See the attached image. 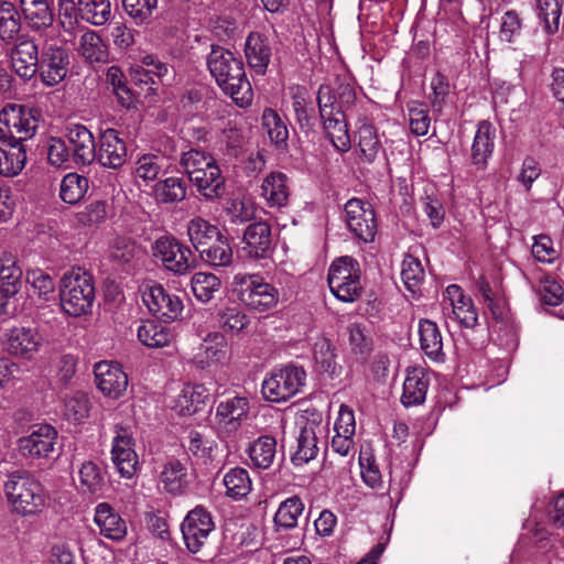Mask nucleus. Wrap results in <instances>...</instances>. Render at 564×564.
<instances>
[{
  "label": "nucleus",
  "instance_id": "nucleus-43",
  "mask_svg": "<svg viewBox=\"0 0 564 564\" xmlns=\"http://www.w3.org/2000/svg\"><path fill=\"white\" fill-rule=\"evenodd\" d=\"M220 235L218 227L203 217H194L187 224L188 239L197 251H200V247L208 245Z\"/></svg>",
  "mask_w": 564,
  "mask_h": 564
},
{
  "label": "nucleus",
  "instance_id": "nucleus-25",
  "mask_svg": "<svg viewBox=\"0 0 564 564\" xmlns=\"http://www.w3.org/2000/svg\"><path fill=\"white\" fill-rule=\"evenodd\" d=\"M420 347L424 355L433 361L444 362L443 337L437 324L430 319L419 322Z\"/></svg>",
  "mask_w": 564,
  "mask_h": 564
},
{
  "label": "nucleus",
  "instance_id": "nucleus-13",
  "mask_svg": "<svg viewBox=\"0 0 564 564\" xmlns=\"http://www.w3.org/2000/svg\"><path fill=\"white\" fill-rule=\"evenodd\" d=\"M443 314L445 319L457 322L462 327L473 328L478 322V313L469 296L460 286L448 285L443 296Z\"/></svg>",
  "mask_w": 564,
  "mask_h": 564
},
{
  "label": "nucleus",
  "instance_id": "nucleus-52",
  "mask_svg": "<svg viewBox=\"0 0 564 564\" xmlns=\"http://www.w3.org/2000/svg\"><path fill=\"white\" fill-rule=\"evenodd\" d=\"M79 484L84 492L100 495L105 487V478L100 467L94 462H85L78 471Z\"/></svg>",
  "mask_w": 564,
  "mask_h": 564
},
{
  "label": "nucleus",
  "instance_id": "nucleus-35",
  "mask_svg": "<svg viewBox=\"0 0 564 564\" xmlns=\"http://www.w3.org/2000/svg\"><path fill=\"white\" fill-rule=\"evenodd\" d=\"M247 453L253 467L268 469L275 458L276 441L269 435L260 436L249 445Z\"/></svg>",
  "mask_w": 564,
  "mask_h": 564
},
{
  "label": "nucleus",
  "instance_id": "nucleus-59",
  "mask_svg": "<svg viewBox=\"0 0 564 564\" xmlns=\"http://www.w3.org/2000/svg\"><path fill=\"white\" fill-rule=\"evenodd\" d=\"M401 278L405 288L415 293L424 279V270L417 258L406 256L402 261Z\"/></svg>",
  "mask_w": 564,
  "mask_h": 564
},
{
  "label": "nucleus",
  "instance_id": "nucleus-11",
  "mask_svg": "<svg viewBox=\"0 0 564 564\" xmlns=\"http://www.w3.org/2000/svg\"><path fill=\"white\" fill-rule=\"evenodd\" d=\"M58 432L50 424H36L30 433L18 440V449L23 457L42 459L51 457L56 451Z\"/></svg>",
  "mask_w": 564,
  "mask_h": 564
},
{
  "label": "nucleus",
  "instance_id": "nucleus-48",
  "mask_svg": "<svg viewBox=\"0 0 564 564\" xmlns=\"http://www.w3.org/2000/svg\"><path fill=\"white\" fill-rule=\"evenodd\" d=\"M220 279L214 273L196 272L191 279V289L197 301L208 303L220 290Z\"/></svg>",
  "mask_w": 564,
  "mask_h": 564
},
{
  "label": "nucleus",
  "instance_id": "nucleus-62",
  "mask_svg": "<svg viewBox=\"0 0 564 564\" xmlns=\"http://www.w3.org/2000/svg\"><path fill=\"white\" fill-rule=\"evenodd\" d=\"M409 124L413 134L417 137L427 134L431 127V118L425 105L417 102L409 105Z\"/></svg>",
  "mask_w": 564,
  "mask_h": 564
},
{
  "label": "nucleus",
  "instance_id": "nucleus-23",
  "mask_svg": "<svg viewBox=\"0 0 564 564\" xmlns=\"http://www.w3.org/2000/svg\"><path fill=\"white\" fill-rule=\"evenodd\" d=\"M430 386L429 375L423 368L410 367L405 371L401 402L404 406L420 405L425 401Z\"/></svg>",
  "mask_w": 564,
  "mask_h": 564
},
{
  "label": "nucleus",
  "instance_id": "nucleus-41",
  "mask_svg": "<svg viewBox=\"0 0 564 564\" xmlns=\"http://www.w3.org/2000/svg\"><path fill=\"white\" fill-rule=\"evenodd\" d=\"M290 94L296 122L301 129L310 131L313 127V108L306 88L293 86L290 88Z\"/></svg>",
  "mask_w": 564,
  "mask_h": 564
},
{
  "label": "nucleus",
  "instance_id": "nucleus-5",
  "mask_svg": "<svg viewBox=\"0 0 564 564\" xmlns=\"http://www.w3.org/2000/svg\"><path fill=\"white\" fill-rule=\"evenodd\" d=\"M360 275V265L354 258L344 256L335 259L327 274L330 292L341 302L357 301L362 293Z\"/></svg>",
  "mask_w": 564,
  "mask_h": 564
},
{
  "label": "nucleus",
  "instance_id": "nucleus-61",
  "mask_svg": "<svg viewBox=\"0 0 564 564\" xmlns=\"http://www.w3.org/2000/svg\"><path fill=\"white\" fill-rule=\"evenodd\" d=\"M138 252L135 241L128 236H116L109 247V254L112 260L129 263Z\"/></svg>",
  "mask_w": 564,
  "mask_h": 564
},
{
  "label": "nucleus",
  "instance_id": "nucleus-54",
  "mask_svg": "<svg viewBox=\"0 0 564 564\" xmlns=\"http://www.w3.org/2000/svg\"><path fill=\"white\" fill-rule=\"evenodd\" d=\"M21 29L20 14L11 2L0 3V37L4 42L15 39Z\"/></svg>",
  "mask_w": 564,
  "mask_h": 564
},
{
  "label": "nucleus",
  "instance_id": "nucleus-46",
  "mask_svg": "<svg viewBox=\"0 0 564 564\" xmlns=\"http://www.w3.org/2000/svg\"><path fill=\"white\" fill-rule=\"evenodd\" d=\"M79 54L89 63H104L108 58V48L95 31L85 32L79 39Z\"/></svg>",
  "mask_w": 564,
  "mask_h": 564
},
{
  "label": "nucleus",
  "instance_id": "nucleus-34",
  "mask_svg": "<svg viewBox=\"0 0 564 564\" xmlns=\"http://www.w3.org/2000/svg\"><path fill=\"white\" fill-rule=\"evenodd\" d=\"M209 397L208 390L202 384L185 386L175 401V409L182 415H193L200 411Z\"/></svg>",
  "mask_w": 564,
  "mask_h": 564
},
{
  "label": "nucleus",
  "instance_id": "nucleus-4",
  "mask_svg": "<svg viewBox=\"0 0 564 564\" xmlns=\"http://www.w3.org/2000/svg\"><path fill=\"white\" fill-rule=\"evenodd\" d=\"M232 290L242 304L259 313L273 310L280 300L279 290L256 273L235 274Z\"/></svg>",
  "mask_w": 564,
  "mask_h": 564
},
{
  "label": "nucleus",
  "instance_id": "nucleus-17",
  "mask_svg": "<svg viewBox=\"0 0 564 564\" xmlns=\"http://www.w3.org/2000/svg\"><path fill=\"white\" fill-rule=\"evenodd\" d=\"M142 299L149 311L165 322L176 319L183 311L182 300L169 293L161 284L149 286Z\"/></svg>",
  "mask_w": 564,
  "mask_h": 564
},
{
  "label": "nucleus",
  "instance_id": "nucleus-37",
  "mask_svg": "<svg viewBox=\"0 0 564 564\" xmlns=\"http://www.w3.org/2000/svg\"><path fill=\"white\" fill-rule=\"evenodd\" d=\"M20 7L32 28L42 29L53 24L54 15L48 0H20Z\"/></svg>",
  "mask_w": 564,
  "mask_h": 564
},
{
  "label": "nucleus",
  "instance_id": "nucleus-31",
  "mask_svg": "<svg viewBox=\"0 0 564 564\" xmlns=\"http://www.w3.org/2000/svg\"><path fill=\"white\" fill-rule=\"evenodd\" d=\"M261 195L270 207L285 206L290 195L286 175L272 172L265 176L261 185Z\"/></svg>",
  "mask_w": 564,
  "mask_h": 564
},
{
  "label": "nucleus",
  "instance_id": "nucleus-27",
  "mask_svg": "<svg viewBox=\"0 0 564 564\" xmlns=\"http://www.w3.org/2000/svg\"><path fill=\"white\" fill-rule=\"evenodd\" d=\"M228 341L225 335L210 333L205 337L200 351L195 356V361L200 368H206L213 364L225 361L228 357Z\"/></svg>",
  "mask_w": 564,
  "mask_h": 564
},
{
  "label": "nucleus",
  "instance_id": "nucleus-8",
  "mask_svg": "<svg viewBox=\"0 0 564 564\" xmlns=\"http://www.w3.org/2000/svg\"><path fill=\"white\" fill-rule=\"evenodd\" d=\"M250 401L246 397L231 395L220 400L216 406L215 426L219 438L234 436L248 420Z\"/></svg>",
  "mask_w": 564,
  "mask_h": 564
},
{
  "label": "nucleus",
  "instance_id": "nucleus-51",
  "mask_svg": "<svg viewBox=\"0 0 564 564\" xmlns=\"http://www.w3.org/2000/svg\"><path fill=\"white\" fill-rule=\"evenodd\" d=\"M224 210L231 223L242 224L254 218L257 207L252 198L237 196L226 202Z\"/></svg>",
  "mask_w": 564,
  "mask_h": 564
},
{
  "label": "nucleus",
  "instance_id": "nucleus-2",
  "mask_svg": "<svg viewBox=\"0 0 564 564\" xmlns=\"http://www.w3.org/2000/svg\"><path fill=\"white\" fill-rule=\"evenodd\" d=\"M3 494L10 510L22 517L40 513L46 503L42 484L24 470H15L8 475L3 484Z\"/></svg>",
  "mask_w": 564,
  "mask_h": 564
},
{
  "label": "nucleus",
  "instance_id": "nucleus-29",
  "mask_svg": "<svg viewBox=\"0 0 564 564\" xmlns=\"http://www.w3.org/2000/svg\"><path fill=\"white\" fill-rule=\"evenodd\" d=\"M249 66L258 74H263L270 63L271 48L269 41L260 33H250L245 45Z\"/></svg>",
  "mask_w": 564,
  "mask_h": 564
},
{
  "label": "nucleus",
  "instance_id": "nucleus-16",
  "mask_svg": "<svg viewBox=\"0 0 564 564\" xmlns=\"http://www.w3.org/2000/svg\"><path fill=\"white\" fill-rule=\"evenodd\" d=\"M69 56L67 51L57 44H46L40 56L39 70L42 82L55 86L67 75Z\"/></svg>",
  "mask_w": 564,
  "mask_h": 564
},
{
  "label": "nucleus",
  "instance_id": "nucleus-12",
  "mask_svg": "<svg viewBox=\"0 0 564 564\" xmlns=\"http://www.w3.org/2000/svg\"><path fill=\"white\" fill-rule=\"evenodd\" d=\"M130 427L117 424L111 446V459L118 473L124 478H132L138 469V455Z\"/></svg>",
  "mask_w": 564,
  "mask_h": 564
},
{
  "label": "nucleus",
  "instance_id": "nucleus-47",
  "mask_svg": "<svg viewBox=\"0 0 564 564\" xmlns=\"http://www.w3.org/2000/svg\"><path fill=\"white\" fill-rule=\"evenodd\" d=\"M88 187L87 177L77 173H68L61 181L59 197L64 203L74 205L84 198Z\"/></svg>",
  "mask_w": 564,
  "mask_h": 564
},
{
  "label": "nucleus",
  "instance_id": "nucleus-38",
  "mask_svg": "<svg viewBox=\"0 0 564 564\" xmlns=\"http://www.w3.org/2000/svg\"><path fill=\"white\" fill-rule=\"evenodd\" d=\"M226 488V496L232 500H241L252 489V481L249 473L241 467L230 468L223 478Z\"/></svg>",
  "mask_w": 564,
  "mask_h": 564
},
{
  "label": "nucleus",
  "instance_id": "nucleus-56",
  "mask_svg": "<svg viewBox=\"0 0 564 564\" xmlns=\"http://www.w3.org/2000/svg\"><path fill=\"white\" fill-rule=\"evenodd\" d=\"M358 147L362 161L367 163L375 161L380 150V142L372 126L365 124L359 128Z\"/></svg>",
  "mask_w": 564,
  "mask_h": 564
},
{
  "label": "nucleus",
  "instance_id": "nucleus-40",
  "mask_svg": "<svg viewBox=\"0 0 564 564\" xmlns=\"http://www.w3.org/2000/svg\"><path fill=\"white\" fill-rule=\"evenodd\" d=\"M160 482L165 491L172 495H180L186 487V468L176 460L170 459L162 466Z\"/></svg>",
  "mask_w": 564,
  "mask_h": 564
},
{
  "label": "nucleus",
  "instance_id": "nucleus-3",
  "mask_svg": "<svg viewBox=\"0 0 564 564\" xmlns=\"http://www.w3.org/2000/svg\"><path fill=\"white\" fill-rule=\"evenodd\" d=\"M59 300L63 311L74 317L90 312L95 301L91 274L80 268L66 271L59 283Z\"/></svg>",
  "mask_w": 564,
  "mask_h": 564
},
{
  "label": "nucleus",
  "instance_id": "nucleus-42",
  "mask_svg": "<svg viewBox=\"0 0 564 564\" xmlns=\"http://www.w3.org/2000/svg\"><path fill=\"white\" fill-rule=\"evenodd\" d=\"M186 183L182 177L170 176L158 182L153 187V194L159 203H180L186 197Z\"/></svg>",
  "mask_w": 564,
  "mask_h": 564
},
{
  "label": "nucleus",
  "instance_id": "nucleus-7",
  "mask_svg": "<svg viewBox=\"0 0 564 564\" xmlns=\"http://www.w3.org/2000/svg\"><path fill=\"white\" fill-rule=\"evenodd\" d=\"M305 379L306 372L299 366L274 369L262 382V394L271 402L286 401L300 392Z\"/></svg>",
  "mask_w": 564,
  "mask_h": 564
},
{
  "label": "nucleus",
  "instance_id": "nucleus-44",
  "mask_svg": "<svg viewBox=\"0 0 564 564\" xmlns=\"http://www.w3.org/2000/svg\"><path fill=\"white\" fill-rule=\"evenodd\" d=\"M199 253L202 260L212 267H228L234 259L230 242L223 234L215 239L212 246L202 249Z\"/></svg>",
  "mask_w": 564,
  "mask_h": 564
},
{
  "label": "nucleus",
  "instance_id": "nucleus-28",
  "mask_svg": "<svg viewBox=\"0 0 564 564\" xmlns=\"http://www.w3.org/2000/svg\"><path fill=\"white\" fill-rule=\"evenodd\" d=\"M243 241L249 254L265 258L271 248V228L265 221L250 224L243 234Z\"/></svg>",
  "mask_w": 564,
  "mask_h": 564
},
{
  "label": "nucleus",
  "instance_id": "nucleus-50",
  "mask_svg": "<svg viewBox=\"0 0 564 564\" xmlns=\"http://www.w3.org/2000/svg\"><path fill=\"white\" fill-rule=\"evenodd\" d=\"M304 503L297 496H292L282 501L274 514V523L285 530L297 525V520L303 513Z\"/></svg>",
  "mask_w": 564,
  "mask_h": 564
},
{
  "label": "nucleus",
  "instance_id": "nucleus-22",
  "mask_svg": "<svg viewBox=\"0 0 564 564\" xmlns=\"http://www.w3.org/2000/svg\"><path fill=\"white\" fill-rule=\"evenodd\" d=\"M39 47L33 40L20 41L11 52V65L23 79H31L39 70Z\"/></svg>",
  "mask_w": 564,
  "mask_h": 564
},
{
  "label": "nucleus",
  "instance_id": "nucleus-1",
  "mask_svg": "<svg viewBox=\"0 0 564 564\" xmlns=\"http://www.w3.org/2000/svg\"><path fill=\"white\" fill-rule=\"evenodd\" d=\"M207 66L218 86L232 98L237 106L245 108L251 105L252 88L239 57L221 46H213L207 57Z\"/></svg>",
  "mask_w": 564,
  "mask_h": 564
},
{
  "label": "nucleus",
  "instance_id": "nucleus-10",
  "mask_svg": "<svg viewBox=\"0 0 564 564\" xmlns=\"http://www.w3.org/2000/svg\"><path fill=\"white\" fill-rule=\"evenodd\" d=\"M344 219L349 230L365 242L373 241L377 219L373 206L361 198L349 199L344 207Z\"/></svg>",
  "mask_w": 564,
  "mask_h": 564
},
{
  "label": "nucleus",
  "instance_id": "nucleus-15",
  "mask_svg": "<svg viewBox=\"0 0 564 564\" xmlns=\"http://www.w3.org/2000/svg\"><path fill=\"white\" fill-rule=\"evenodd\" d=\"M42 346L43 336L33 327H12L4 335L3 347L6 351L21 359H33Z\"/></svg>",
  "mask_w": 564,
  "mask_h": 564
},
{
  "label": "nucleus",
  "instance_id": "nucleus-64",
  "mask_svg": "<svg viewBox=\"0 0 564 564\" xmlns=\"http://www.w3.org/2000/svg\"><path fill=\"white\" fill-rule=\"evenodd\" d=\"M349 346L354 354L366 355L371 350V337L365 325L352 323L348 326Z\"/></svg>",
  "mask_w": 564,
  "mask_h": 564
},
{
  "label": "nucleus",
  "instance_id": "nucleus-63",
  "mask_svg": "<svg viewBox=\"0 0 564 564\" xmlns=\"http://www.w3.org/2000/svg\"><path fill=\"white\" fill-rule=\"evenodd\" d=\"M65 416L74 422L88 417L90 411L89 398L84 392H76L65 401Z\"/></svg>",
  "mask_w": 564,
  "mask_h": 564
},
{
  "label": "nucleus",
  "instance_id": "nucleus-45",
  "mask_svg": "<svg viewBox=\"0 0 564 564\" xmlns=\"http://www.w3.org/2000/svg\"><path fill=\"white\" fill-rule=\"evenodd\" d=\"M82 18L96 26L105 25L111 19L110 0H78Z\"/></svg>",
  "mask_w": 564,
  "mask_h": 564
},
{
  "label": "nucleus",
  "instance_id": "nucleus-14",
  "mask_svg": "<svg viewBox=\"0 0 564 564\" xmlns=\"http://www.w3.org/2000/svg\"><path fill=\"white\" fill-rule=\"evenodd\" d=\"M214 528L212 516L205 508L198 506L191 510L181 525L187 550L191 553H198Z\"/></svg>",
  "mask_w": 564,
  "mask_h": 564
},
{
  "label": "nucleus",
  "instance_id": "nucleus-21",
  "mask_svg": "<svg viewBox=\"0 0 564 564\" xmlns=\"http://www.w3.org/2000/svg\"><path fill=\"white\" fill-rule=\"evenodd\" d=\"M99 162L107 167L119 169L127 160V148L115 129H106L100 135L99 150L96 152Z\"/></svg>",
  "mask_w": 564,
  "mask_h": 564
},
{
  "label": "nucleus",
  "instance_id": "nucleus-32",
  "mask_svg": "<svg viewBox=\"0 0 564 564\" xmlns=\"http://www.w3.org/2000/svg\"><path fill=\"white\" fill-rule=\"evenodd\" d=\"M324 131L333 144L339 152H347L350 149V135L341 110H336L328 118H322Z\"/></svg>",
  "mask_w": 564,
  "mask_h": 564
},
{
  "label": "nucleus",
  "instance_id": "nucleus-18",
  "mask_svg": "<svg viewBox=\"0 0 564 564\" xmlns=\"http://www.w3.org/2000/svg\"><path fill=\"white\" fill-rule=\"evenodd\" d=\"M99 391L111 399H119L128 388V376L117 362L101 361L94 368Z\"/></svg>",
  "mask_w": 564,
  "mask_h": 564
},
{
  "label": "nucleus",
  "instance_id": "nucleus-58",
  "mask_svg": "<svg viewBox=\"0 0 564 564\" xmlns=\"http://www.w3.org/2000/svg\"><path fill=\"white\" fill-rule=\"evenodd\" d=\"M218 323L227 332L239 333L249 325L250 319L241 308L231 306L218 313Z\"/></svg>",
  "mask_w": 564,
  "mask_h": 564
},
{
  "label": "nucleus",
  "instance_id": "nucleus-49",
  "mask_svg": "<svg viewBox=\"0 0 564 564\" xmlns=\"http://www.w3.org/2000/svg\"><path fill=\"white\" fill-rule=\"evenodd\" d=\"M536 13L543 30L552 35L560 29L562 0H536Z\"/></svg>",
  "mask_w": 564,
  "mask_h": 564
},
{
  "label": "nucleus",
  "instance_id": "nucleus-19",
  "mask_svg": "<svg viewBox=\"0 0 564 564\" xmlns=\"http://www.w3.org/2000/svg\"><path fill=\"white\" fill-rule=\"evenodd\" d=\"M66 137L76 164L88 165L95 160V139L85 126L78 123L69 124Z\"/></svg>",
  "mask_w": 564,
  "mask_h": 564
},
{
  "label": "nucleus",
  "instance_id": "nucleus-36",
  "mask_svg": "<svg viewBox=\"0 0 564 564\" xmlns=\"http://www.w3.org/2000/svg\"><path fill=\"white\" fill-rule=\"evenodd\" d=\"M139 340L150 348H162L173 339V335L167 326L158 324L154 321H143L137 329Z\"/></svg>",
  "mask_w": 564,
  "mask_h": 564
},
{
  "label": "nucleus",
  "instance_id": "nucleus-39",
  "mask_svg": "<svg viewBox=\"0 0 564 564\" xmlns=\"http://www.w3.org/2000/svg\"><path fill=\"white\" fill-rule=\"evenodd\" d=\"M336 348L325 336H317L312 344V358L319 372L335 373Z\"/></svg>",
  "mask_w": 564,
  "mask_h": 564
},
{
  "label": "nucleus",
  "instance_id": "nucleus-30",
  "mask_svg": "<svg viewBox=\"0 0 564 564\" xmlns=\"http://www.w3.org/2000/svg\"><path fill=\"white\" fill-rule=\"evenodd\" d=\"M318 454L317 437L313 424L305 423L296 436V448L292 463L300 467L316 458Z\"/></svg>",
  "mask_w": 564,
  "mask_h": 564
},
{
  "label": "nucleus",
  "instance_id": "nucleus-6",
  "mask_svg": "<svg viewBox=\"0 0 564 564\" xmlns=\"http://www.w3.org/2000/svg\"><path fill=\"white\" fill-rule=\"evenodd\" d=\"M41 120L39 109L9 104L0 111V135L24 142L35 134Z\"/></svg>",
  "mask_w": 564,
  "mask_h": 564
},
{
  "label": "nucleus",
  "instance_id": "nucleus-53",
  "mask_svg": "<svg viewBox=\"0 0 564 564\" xmlns=\"http://www.w3.org/2000/svg\"><path fill=\"white\" fill-rule=\"evenodd\" d=\"M181 166L184 172L188 175V178L195 177L197 180L199 172H203L208 166H213L216 163L215 159L204 151L197 149H191L182 153L180 160Z\"/></svg>",
  "mask_w": 564,
  "mask_h": 564
},
{
  "label": "nucleus",
  "instance_id": "nucleus-60",
  "mask_svg": "<svg viewBox=\"0 0 564 564\" xmlns=\"http://www.w3.org/2000/svg\"><path fill=\"white\" fill-rule=\"evenodd\" d=\"M163 158L154 154H144L135 161L134 175L144 182L154 181L163 169Z\"/></svg>",
  "mask_w": 564,
  "mask_h": 564
},
{
  "label": "nucleus",
  "instance_id": "nucleus-24",
  "mask_svg": "<svg viewBox=\"0 0 564 564\" xmlns=\"http://www.w3.org/2000/svg\"><path fill=\"white\" fill-rule=\"evenodd\" d=\"M94 522L101 535L113 541L122 540L127 534V524L121 516L106 502L95 508Z\"/></svg>",
  "mask_w": 564,
  "mask_h": 564
},
{
  "label": "nucleus",
  "instance_id": "nucleus-57",
  "mask_svg": "<svg viewBox=\"0 0 564 564\" xmlns=\"http://www.w3.org/2000/svg\"><path fill=\"white\" fill-rule=\"evenodd\" d=\"M26 282L31 285L34 293L45 301H48L55 292V282L53 278L41 269L28 270Z\"/></svg>",
  "mask_w": 564,
  "mask_h": 564
},
{
  "label": "nucleus",
  "instance_id": "nucleus-20",
  "mask_svg": "<svg viewBox=\"0 0 564 564\" xmlns=\"http://www.w3.org/2000/svg\"><path fill=\"white\" fill-rule=\"evenodd\" d=\"M26 163L24 143L0 135V174L12 177L22 172Z\"/></svg>",
  "mask_w": 564,
  "mask_h": 564
},
{
  "label": "nucleus",
  "instance_id": "nucleus-26",
  "mask_svg": "<svg viewBox=\"0 0 564 564\" xmlns=\"http://www.w3.org/2000/svg\"><path fill=\"white\" fill-rule=\"evenodd\" d=\"M496 129L488 121H480L471 145L473 164L479 169L487 165L495 148Z\"/></svg>",
  "mask_w": 564,
  "mask_h": 564
},
{
  "label": "nucleus",
  "instance_id": "nucleus-55",
  "mask_svg": "<svg viewBox=\"0 0 564 564\" xmlns=\"http://www.w3.org/2000/svg\"><path fill=\"white\" fill-rule=\"evenodd\" d=\"M262 124L265 129L270 140L275 145H282L286 143L289 138V130L285 122L273 109H264L262 113Z\"/></svg>",
  "mask_w": 564,
  "mask_h": 564
},
{
  "label": "nucleus",
  "instance_id": "nucleus-9",
  "mask_svg": "<svg viewBox=\"0 0 564 564\" xmlns=\"http://www.w3.org/2000/svg\"><path fill=\"white\" fill-rule=\"evenodd\" d=\"M153 254L167 271L177 275H184L189 272L196 262L189 247L169 236H163L155 240Z\"/></svg>",
  "mask_w": 564,
  "mask_h": 564
},
{
  "label": "nucleus",
  "instance_id": "nucleus-33",
  "mask_svg": "<svg viewBox=\"0 0 564 564\" xmlns=\"http://www.w3.org/2000/svg\"><path fill=\"white\" fill-rule=\"evenodd\" d=\"M197 181L192 177L189 181L197 191L207 199H216L225 193V178L217 164L208 166L199 172Z\"/></svg>",
  "mask_w": 564,
  "mask_h": 564
}]
</instances>
